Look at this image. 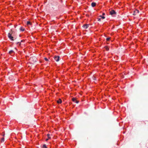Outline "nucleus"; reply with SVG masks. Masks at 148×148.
<instances>
[{
  "mask_svg": "<svg viewBox=\"0 0 148 148\" xmlns=\"http://www.w3.org/2000/svg\"><path fill=\"white\" fill-rule=\"evenodd\" d=\"M11 32L9 33L8 35V36L9 38L12 41H13L14 40V37L12 36V33L14 31H12V29L11 30Z\"/></svg>",
  "mask_w": 148,
  "mask_h": 148,
  "instance_id": "nucleus-1",
  "label": "nucleus"
},
{
  "mask_svg": "<svg viewBox=\"0 0 148 148\" xmlns=\"http://www.w3.org/2000/svg\"><path fill=\"white\" fill-rule=\"evenodd\" d=\"M30 60L32 64H34L36 62L37 59L35 57H33L30 58Z\"/></svg>",
  "mask_w": 148,
  "mask_h": 148,
  "instance_id": "nucleus-2",
  "label": "nucleus"
},
{
  "mask_svg": "<svg viewBox=\"0 0 148 148\" xmlns=\"http://www.w3.org/2000/svg\"><path fill=\"white\" fill-rule=\"evenodd\" d=\"M110 13V14L112 15H115L116 14V12L114 10H112L111 11Z\"/></svg>",
  "mask_w": 148,
  "mask_h": 148,
  "instance_id": "nucleus-3",
  "label": "nucleus"
},
{
  "mask_svg": "<svg viewBox=\"0 0 148 148\" xmlns=\"http://www.w3.org/2000/svg\"><path fill=\"white\" fill-rule=\"evenodd\" d=\"M72 100L73 101L76 103H78L79 102V101L77 100L75 98H72Z\"/></svg>",
  "mask_w": 148,
  "mask_h": 148,
  "instance_id": "nucleus-4",
  "label": "nucleus"
},
{
  "mask_svg": "<svg viewBox=\"0 0 148 148\" xmlns=\"http://www.w3.org/2000/svg\"><path fill=\"white\" fill-rule=\"evenodd\" d=\"M54 58L56 61L58 62L59 60L60 57L58 56H55Z\"/></svg>",
  "mask_w": 148,
  "mask_h": 148,
  "instance_id": "nucleus-5",
  "label": "nucleus"
},
{
  "mask_svg": "<svg viewBox=\"0 0 148 148\" xmlns=\"http://www.w3.org/2000/svg\"><path fill=\"white\" fill-rule=\"evenodd\" d=\"M139 12V10H135L134 11V13H133V15H135L136 14L138 13Z\"/></svg>",
  "mask_w": 148,
  "mask_h": 148,
  "instance_id": "nucleus-6",
  "label": "nucleus"
},
{
  "mask_svg": "<svg viewBox=\"0 0 148 148\" xmlns=\"http://www.w3.org/2000/svg\"><path fill=\"white\" fill-rule=\"evenodd\" d=\"M89 26V25L85 24L83 25V27L85 29H87L88 28Z\"/></svg>",
  "mask_w": 148,
  "mask_h": 148,
  "instance_id": "nucleus-7",
  "label": "nucleus"
},
{
  "mask_svg": "<svg viewBox=\"0 0 148 148\" xmlns=\"http://www.w3.org/2000/svg\"><path fill=\"white\" fill-rule=\"evenodd\" d=\"M96 4V3H95L92 2L91 4V6L93 7H94L95 6Z\"/></svg>",
  "mask_w": 148,
  "mask_h": 148,
  "instance_id": "nucleus-8",
  "label": "nucleus"
},
{
  "mask_svg": "<svg viewBox=\"0 0 148 148\" xmlns=\"http://www.w3.org/2000/svg\"><path fill=\"white\" fill-rule=\"evenodd\" d=\"M20 30L21 31H24L25 30V29L23 27H21L20 28Z\"/></svg>",
  "mask_w": 148,
  "mask_h": 148,
  "instance_id": "nucleus-9",
  "label": "nucleus"
},
{
  "mask_svg": "<svg viewBox=\"0 0 148 148\" xmlns=\"http://www.w3.org/2000/svg\"><path fill=\"white\" fill-rule=\"evenodd\" d=\"M62 100L60 99H59L57 101V102L58 103H62Z\"/></svg>",
  "mask_w": 148,
  "mask_h": 148,
  "instance_id": "nucleus-10",
  "label": "nucleus"
},
{
  "mask_svg": "<svg viewBox=\"0 0 148 148\" xmlns=\"http://www.w3.org/2000/svg\"><path fill=\"white\" fill-rule=\"evenodd\" d=\"M26 24L27 25H32V23L29 21H27V22Z\"/></svg>",
  "mask_w": 148,
  "mask_h": 148,
  "instance_id": "nucleus-11",
  "label": "nucleus"
},
{
  "mask_svg": "<svg viewBox=\"0 0 148 148\" xmlns=\"http://www.w3.org/2000/svg\"><path fill=\"white\" fill-rule=\"evenodd\" d=\"M14 51L13 50H11L9 52V53L10 54H11L12 53H13Z\"/></svg>",
  "mask_w": 148,
  "mask_h": 148,
  "instance_id": "nucleus-12",
  "label": "nucleus"
},
{
  "mask_svg": "<svg viewBox=\"0 0 148 148\" xmlns=\"http://www.w3.org/2000/svg\"><path fill=\"white\" fill-rule=\"evenodd\" d=\"M4 141V138H2L1 139V142H3Z\"/></svg>",
  "mask_w": 148,
  "mask_h": 148,
  "instance_id": "nucleus-13",
  "label": "nucleus"
},
{
  "mask_svg": "<svg viewBox=\"0 0 148 148\" xmlns=\"http://www.w3.org/2000/svg\"><path fill=\"white\" fill-rule=\"evenodd\" d=\"M42 148H47L46 145L45 144L42 147Z\"/></svg>",
  "mask_w": 148,
  "mask_h": 148,
  "instance_id": "nucleus-14",
  "label": "nucleus"
},
{
  "mask_svg": "<svg viewBox=\"0 0 148 148\" xmlns=\"http://www.w3.org/2000/svg\"><path fill=\"white\" fill-rule=\"evenodd\" d=\"M105 48L107 51H108L109 50V48L107 47H105Z\"/></svg>",
  "mask_w": 148,
  "mask_h": 148,
  "instance_id": "nucleus-15",
  "label": "nucleus"
},
{
  "mask_svg": "<svg viewBox=\"0 0 148 148\" xmlns=\"http://www.w3.org/2000/svg\"><path fill=\"white\" fill-rule=\"evenodd\" d=\"M100 17H101V18H102L103 19H104L105 18V17L104 16H100Z\"/></svg>",
  "mask_w": 148,
  "mask_h": 148,
  "instance_id": "nucleus-16",
  "label": "nucleus"
},
{
  "mask_svg": "<svg viewBox=\"0 0 148 148\" xmlns=\"http://www.w3.org/2000/svg\"><path fill=\"white\" fill-rule=\"evenodd\" d=\"M16 44L18 45V44H19V45H20L21 44V42H16Z\"/></svg>",
  "mask_w": 148,
  "mask_h": 148,
  "instance_id": "nucleus-17",
  "label": "nucleus"
},
{
  "mask_svg": "<svg viewBox=\"0 0 148 148\" xmlns=\"http://www.w3.org/2000/svg\"><path fill=\"white\" fill-rule=\"evenodd\" d=\"M110 38H106V40L107 41H109L110 40Z\"/></svg>",
  "mask_w": 148,
  "mask_h": 148,
  "instance_id": "nucleus-18",
  "label": "nucleus"
},
{
  "mask_svg": "<svg viewBox=\"0 0 148 148\" xmlns=\"http://www.w3.org/2000/svg\"><path fill=\"white\" fill-rule=\"evenodd\" d=\"M49 136L50 134H47V136H48V138L49 139L50 138V137H49Z\"/></svg>",
  "mask_w": 148,
  "mask_h": 148,
  "instance_id": "nucleus-19",
  "label": "nucleus"
},
{
  "mask_svg": "<svg viewBox=\"0 0 148 148\" xmlns=\"http://www.w3.org/2000/svg\"><path fill=\"white\" fill-rule=\"evenodd\" d=\"M44 59L46 61H48V59L46 58H44Z\"/></svg>",
  "mask_w": 148,
  "mask_h": 148,
  "instance_id": "nucleus-20",
  "label": "nucleus"
},
{
  "mask_svg": "<svg viewBox=\"0 0 148 148\" xmlns=\"http://www.w3.org/2000/svg\"><path fill=\"white\" fill-rule=\"evenodd\" d=\"M101 18H98V21H100L101 20Z\"/></svg>",
  "mask_w": 148,
  "mask_h": 148,
  "instance_id": "nucleus-21",
  "label": "nucleus"
},
{
  "mask_svg": "<svg viewBox=\"0 0 148 148\" xmlns=\"http://www.w3.org/2000/svg\"><path fill=\"white\" fill-rule=\"evenodd\" d=\"M93 79L94 80H95L96 79V78L95 77H93Z\"/></svg>",
  "mask_w": 148,
  "mask_h": 148,
  "instance_id": "nucleus-22",
  "label": "nucleus"
},
{
  "mask_svg": "<svg viewBox=\"0 0 148 148\" xmlns=\"http://www.w3.org/2000/svg\"><path fill=\"white\" fill-rule=\"evenodd\" d=\"M49 139V138H48L46 139V141H47Z\"/></svg>",
  "mask_w": 148,
  "mask_h": 148,
  "instance_id": "nucleus-23",
  "label": "nucleus"
},
{
  "mask_svg": "<svg viewBox=\"0 0 148 148\" xmlns=\"http://www.w3.org/2000/svg\"><path fill=\"white\" fill-rule=\"evenodd\" d=\"M102 15H105V13H103V14H102Z\"/></svg>",
  "mask_w": 148,
  "mask_h": 148,
  "instance_id": "nucleus-24",
  "label": "nucleus"
},
{
  "mask_svg": "<svg viewBox=\"0 0 148 148\" xmlns=\"http://www.w3.org/2000/svg\"><path fill=\"white\" fill-rule=\"evenodd\" d=\"M23 40H21V42H23Z\"/></svg>",
  "mask_w": 148,
  "mask_h": 148,
  "instance_id": "nucleus-25",
  "label": "nucleus"
},
{
  "mask_svg": "<svg viewBox=\"0 0 148 148\" xmlns=\"http://www.w3.org/2000/svg\"><path fill=\"white\" fill-rule=\"evenodd\" d=\"M5 136V134H3V136Z\"/></svg>",
  "mask_w": 148,
  "mask_h": 148,
  "instance_id": "nucleus-26",
  "label": "nucleus"
}]
</instances>
